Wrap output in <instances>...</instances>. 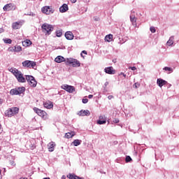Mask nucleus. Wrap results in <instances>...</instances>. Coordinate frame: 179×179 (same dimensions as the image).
Returning <instances> with one entry per match:
<instances>
[{
    "mask_svg": "<svg viewBox=\"0 0 179 179\" xmlns=\"http://www.w3.org/2000/svg\"><path fill=\"white\" fill-rule=\"evenodd\" d=\"M13 75L16 78L17 82L20 83H26V78L23 77V73H22V71L15 69V68H11L9 70Z\"/></svg>",
    "mask_w": 179,
    "mask_h": 179,
    "instance_id": "nucleus-1",
    "label": "nucleus"
},
{
    "mask_svg": "<svg viewBox=\"0 0 179 179\" xmlns=\"http://www.w3.org/2000/svg\"><path fill=\"white\" fill-rule=\"evenodd\" d=\"M41 27H42V31L45 33V36L47 35L50 36L52 30H54V27H52V25L48 23L43 24Z\"/></svg>",
    "mask_w": 179,
    "mask_h": 179,
    "instance_id": "nucleus-2",
    "label": "nucleus"
},
{
    "mask_svg": "<svg viewBox=\"0 0 179 179\" xmlns=\"http://www.w3.org/2000/svg\"><path fill=\"white\" fill-rule=\"evenodd\" d=\"M16 114H19V108L17 107L10 108L5 112L6 117H13Z\"/></svg>",
    "mask_w": 179,
    "mask_h": 179,
    "instance_id": "nucleus-3",
    "label": "nucleus"
},
{
    "mask_svg": "<svg viewBox=\"0 0 179 179\" xmlns=\"http://www.w3.org/2000/svg\"><path fill=\"white\" fill-rule=\"evenodd\" d=\"M66 65H72L73 68H78L80 66V62L73 58H67Z\"/></svg>",
    "mask_w": 179,
    "mask_h": 179,
    "instance_id": "nucleus-4",
    "label": "nucleus"
},
{
    "mask_svg": "<svg viewBox=\"0 0 179 179\" xmlns=\"http://www.w3.org/2000/svg\"><path fill=\"white\" fill-rule=\"evenodd\" d=\"M41 11L45 15H52V13L55 12V10L52 8V6H45L41 8Z\"/></svg>",
    "mask_w": 179,
    "mask_h": 179,
    "instance_id": "nucleus-5",
    "label": "nucleus"
},
{
    "mask_svg": "<svg viewBox=\"0 0 179 179\" xmlns=\"http://www.w3.org/2000/svg\"><path fill=\"white\" fill-rule=\"evenodd\" d=\"M3 10L6 12L10 11V10H16V5L14 3H10L8 4H6L3 8Z\"/></svg>",
    "mask_w": 179,
    "mask_h": 179,
    "instance_id": "nucleus-6",
    "label": "nucleus"
},
{
    "mask_svg": "<svg viewBox=\"0 0 179 179\" xmlns=\"http://www.w3.org/2000/svg\"><path fill=\"white\" fill-rule=\"evenodd\" d=\"M34 111L41 117L42 118H47V113L41 109H38V108H34Z\"/></svg>",
    "mask_w": 179,
    "mask_h": 179,
    "instance_id": "nucleus-7",
    "label": "nucleus"
},
{
    "mask_svg": "<svg viewBox=\"0 0 179 179\" xmlns=\"http://www.w3.org/2000/svg\"><path fill=\"white\" fill-rule=\"evenodd\" d=\"M22 66H24L26 68H33L34 69V66H36V62L30 60H26L22 62Z\"/></svg>",
    "mask_w": 179,
    "mask_h": 179,
    "instance_id": "nucleus-8",
    "label": "nucleus"
},
{
    "mask_svg": "<svg viewBox=\"0 0 179 179\" xmlns=\"http://www.w3.org/2000/svg\"><path fill=\"white\" fill-rule=\"evenodd\" d=\"M62 89L66 90V92H68L69 93H73V92H75V87L72 85H62Z\"/></svg>",
    "mask_w": 179,
    "mask_h": 179,
    "instance_id": "nucleus-9",
    "label": "nucleus"
},
{
    "mask_svg": "<svg viewBox=\"0 0 179 179\" xmlns=\"http://www.w3.org/2000/svg\"><path fill=\"white\" fill-rule=\"evenodd\" d=\"M104 72L108 75H115V70L113 66L106 67L104 69Z\"/></svg>",
    "mask_w": 179,
    "mask_h": 179,
    "instance_id": "nucleus-10",
    "label": "nucleus"
},
{
    "mask_svg": "<svg viewBox=\"0 0 179 179\" xmlns=\"http://www.w3.org/2000/svg\"><path fill=\"white\" fill-rule=\"evenodd\" d=\"M64 36L66 40H73V38L75 37V36H73V33H72L71 31H66Z\"/></svg>",
    "mask_w": 179,
    "mask_h": 179,
    "instance_id": "nucleus-11",
    "label": "nucleus"
},
{
    "mask_svg": "<svg viewBox=\"0 0 179 179\" xmlns=\"http://www.w3.org/2000/svg\"><path fill=\"white\" fill-rule=\"evenodd\" d=\"M157 85H158L159 87H163V86H164L165 85H167V81L162 78H158L157 80Z\"/></svg>",
    "mask_w": 179,
    "mask_h": 179,
    "instance_id": "nucleus-12",
    "label": "nucleus"
},
{
    "mask_svg": "<svg viewBox=\"0 0 179 179\" xmlns=\"http://www.w3.org/2000/svg\"><path fill=\"white\" fill-rule=\"evenodd\" d=\"M55 62H57V64H61V62H66V59L62 56H57L55 59Z\"/></svg>",
    "mask_w": 179,
    "mask_h": 179,
    "instance_id": "nucleus-13",
    "label": "nucleus"
},
{
    "mask_svg": "<svg viewBox=\"0 0 179 179\" xmlns=\"http://www.w3.org/2000/svg\"><path fill=\"white\" fill-rule=\"evenodd\" d=\"M78 114L80 117H85V115L89 116L90 115V111H89L88 110H82Z\"/></svg>",
    "mask_w": 179,
    "mask_h": 179,
    "instance_id": "nucleus-14",
    "label": "nucleus"
},
{
    "mask_svg": "<svg viewBox=\"0 0 179 179\" xmlns=\"http://www.w3.org/2000/svg\"><path fill=\"white\" fill-rule=\"evenodd\" d=\"M68 9H69L68 4L64 3L62 5V6L59 8V12H61L62 13H64V12H66Z\"/></svg>",
    "mask_w": 179,
    "mask_h": 179,
    "instance_id": "nucleus-15",
    "label": "nucleus"
},
{
    "mask_svg": "<svg viewBox=\"0 0 179 179\" xmlns=\"http://www.w3.org/2000/svg\"><path fill=\"white\" fill-rule=\"evenodd\" d=\"M55 146V142H51L48 144V148L49 152H54V148Z\"/></svg>",
    "mask_w": 179,
    "mask_h": 179,
    "instance_id": "nucleus-16",
    "label": "nucleus"
},
{
    "mask_svg": "<svg viewBox=\"0 0 179 179\" xmlns=\"http://www.w3.org/2000/svg\"><path fill=\"white\" fill-rule=\"evenodd\" d=\"M67 178L69 179H85V178H80L75 174L69 173L67 176Z\"/></svg>",
    "mask_w": 179,
    "mask_h": 179,
    "instance_id": "nucleus-17",
    "label": "nucleus"
},
{
    "mask_svg": "<svg viewBox=\"0 0 179 179\" xmlns=\"http://www.w3.org/2000/svg\"><path fill=\"white\" fill-rule=\"evenodd\" d=\"M43 106L45 108H48V109L52 108V107H54V105L51 101L45 102V103H43Z\"/></svg>",
    "mask_w": 179,
    "mask_h": 179,
    "instance_id": "nucleus-18",
    "label": "nucleus"
},
{
    "mask_svg": "<svg viewBox=\"0 0 179 179\" xmlns=\"http://www.w3.org/2000/svg\"><path fill=\"white\" fill-rule=\"evenodd\" d=\"M75 136V131H71L66 133L65 138H67V139H71V138H73Z\"/></svg>",
    "mask_w": 179,
    "mask_h": 179,
    "instance_id": "nucleus-19",
    "label": "nucleus"
},
{
    "mask_svg": "<svg viewBox=\"0 0 179 179\" xmlns=\"http://www.w3.org/2000/svg\"><path fill=\"white\" fill-rule=\"evenodd\" d=\"M166 44H167V45H169V47H171V45H173V44H174V36H171L170 38H169V40L167 41V43H166Z\"/></svg>",
    "mask_w": 179,
    "mask_h": 179,
    "instance_id": "nucleus-20",
    "label": "nucleus"
},
{
    "mask_svg": "<svg viewBox=\"0 0 179 179\" xmlns=\"http://www.w3.org/2000/svg\"><path fill=\"white\" fill-rule=\"evenodd\" d=\"M22 45L24 47H29V45H31V42L30 40L27 39L24 41H22Z\"/></svg>",
    "mask_w": 179,
    "mask_h": 179,
    "instance_id": "nucleus-21",
    "label": "nucleus"
},
{
    "mask_svg": "<svg viewBox=\"0 0 179 179\" xmlns=\"http://www.w3.org/2000/svg\"><path fill=\"white\" fill-rule=\"evenodd\" d=\"M12 27L14 30H17V29L22 27V24H20V23H13Z\"/></svg>",
    "mask_w": 179,
    "mask_h": 179,
    "instance_id": "nucleus-22",
    "label": "nucleus"
},
{
    "mask_svg": "<svg viewBox=\"0 0 179 179\" xmlns=\"http://www.w3.org/2000/svg\"><path fill=\"white\" fill-rule=\"evenodd\" d=\"M10 94L11 96H15V95L17 96V94H19V91H17V89L16 90L15 89H12L10 91Z\"/></svg>",
    "mask_w": 179,
    "mask_h": 179,
    "instance_id": "nucleus-23",
    "label": "nucleus"
},
{
    "mask_svg": "<svg viewBox=\"0 0 179 179\" xmlns=\"http://www.w3.org/2000/svg\"><path fill=\"white\" fill-rule=\"evenodd\" d=\"M29 86H31V87H36V86H37V81H36V79L31 80V83H29Z\"/></svg>",
    "mask_w": 179,
    "mask_h": 179,
    "instance_id": "nucleus-24",
    "label": "nucleus"
},
{
    "mask_svg": "<svg viewBox=\"0 0 179 179\" xmlns=\"http://www.w3.org/2000/svg\"><path fill=\"white\" fill-rule=\"evenodd\" d=\"M113 40V34H108L106 35L105 37V41H108V43H110Z\"/></svg>",
    "mask_w": 179,
    "mask_h": 179,
    "instance_id": "nucleus-25",
    "label": "nucleus"
},
{
    "mask_svg": "<svg viewBox=\"0 0 179 179\" xmlns=\"http://www.w3.org/2000/svg\"><path fill=\"white\" fill-rule=\"evenodd\" d=\"M17 90L18 92V94H22L24 93L26 88L24 87H18L17 89Z\"/></svg>",
    "mask_w": 179,
    "mask_h": 179,
    "instance_id": "nucleus-26",
    "label": "nucleus"
},
{
    "mask_svg": "<svg viewBox=\"0 0 179 179\" xmlns=\"http://www.w3.org/2000/svg\"><path fill=\"white\" fill-rule=\"evenodd\" d=\"M72 143L74 146H79V145L82 143V141L76 139V140H74Z\"/></svg>",
    "mask_w": 179,
    "mask_h": 179,
    "instance_id": "nucleus-27",
    "label": "nucleus"
},
{
    "mask_svg": "<svg viewBox=\"0 0 179 179\" xmlns=\"http://www.w3.org/2000/svg\"><path fill=\"white\" fill-rule=\"evenodd\" d=\"M34 77H33L32 76H26V79L25 80H27L28 83L29 84L31 80L34 79Z\"/></svg>",
    "mask_w": 179,
    "mask_h": 179,
    "instance_id": "nucleus-28",
    "label": "nucleus"
},
{
    "mask_svg": "<svg viewBox=\"0 0 179 179\" xmlns=\"http://www.w3.org/2000/svg\"><path fill=\"white\" fill-rule=\"evenodd\" d=\"M15 48V52H20V51H22V48L20 47V45H15L14 46Z\"/></svg>",
    "mask_w": 179,
    "mask_h": 179,
    "instance_id": "nucleus-29",
    "label": "nucleus"
},
{
    "mask_svg": "<svg viewBox=\"0 0 179 179\" xmlns=\"http://www.w3.org/2000/svg\"><path fill=\"white\" fill-rule=\"evenodd\" d=\"M130 20L132 23H136V17H135L134 15H130Z\"/></svg>",
    "mask_w": 179,
    "mask_h": 179,
    "instance_id": "nucleus-30",
    "label": "nucleus"
},
{
    "mask_svg": "<svg viewBox=\"0 0 179 179\" xmlns=\"http://www.w3.org/2000/svg\"><path fill=\"white\" fill-rule=\"evenodd\" d=\"M3 41L5 43V44H12V39L10 38H3Z\"/></svg>",
    "mask_w": 179,
    "mask_h": 179,
    "instance_id": "nucleus-31",
    "label": "nucleus"
},
{
    "mask_svg": "<svg viewBox=\"0 0 179 179\" xmlns=\"http://www.w3.org/2000/svg\"><path fill=\"white\" fill-rule=\"evenodd\" d=\"M57 37H61L62 36V29L57 30L56 31Z\"/></svg>",
    "mask_w": 179,
    "mask_h": 179,
    "instance_id": "nucleus-32",
    "label": "nucleus"
},
{
    "mask_svg": "<svg viewBox=\"0 0 179 179\" xmlns=\"http://www.w3.org/2000/svg\"><path fill=\"white\" fill-rule=\"evenodd\" d=\"M125 162L126 163H129V162H132V158H131V156H126Z\"/></svg>",
    "mask_w": 179,
    "mask_h": 179,
    "instance_id": "nucleus-33",
    "label": "nucleus"
},
{
    "mask_svg": "<svg viewBox=\"0 0 179 179\" xmlns=\"http://www.w3.org/2000/svg\"><path fill=\"white\" fill-rule=\"evenodd\" d=\"M106 120H97V124L99 125H103V124H106Z\"/></svg>",
    "mask_w": 179,
    "mask_h": 179,
    "instance_id": "nucleus-34",
    "label": "nucleus"
},
{
    "mask_svg": "<svg viewBox=\"0 0 179 179\" xmlns=\"http://www.w3.org/2000/svg\"><path fill=\"white\" fill-rule=\"evenodd\" d=\"M8 50L10 52H15V46H14V47H10V48H8Z\"/></svg>",
    "mask_w": 179,
    "mask_h": 179,
    "instance_id": "nucleus-35",
    "label": "nucleus"
},
{
    "mask_svg": "<svg viewBox=\"0 0 179 179\" xmlns=\"http://www.w3.org/2000/svg\"><path fill=\"white\" fill-rule=\"evenodd\" d=\"M164 71H169V72H173V69L171 67H164Z\"/></svg>",
    "mask_w": 179,
    "mask_h": 179,
    "instance_id": "nucleus-36",
    "label": "nucleus"
},
{
    "mask_svg": "<svg viewBox=\"0 0 179 179\" xmlns=\"http://www.w3.org/2000/svg\"><path fill=\"white\" fill-rule=\"evenodd\" d=\"M150 30L152 33H156V28H155V27H151Z\"/></svg>",
    "mask_w": 179,
    "mask_h": 179,
    "instance_id": "nucleus-37",
    "label": "nucleus"
},
{
    "mask_svg": "<svg viewBox=\"0 0 179 179\" xmlns=\"http://www.w3.org/2000/svg\"><path fill=\"white\" fill-rule=\"evenodd\" d=\"M139 86H141V84H139V83H136L134 85V87H135L136 89H138V87H139Z\"/></svg>",
    "mask_w": 179,
    "mask_h": 179,
    "instance_id": "nucleus-38",
    "label": "nucleus"
},
{
    "mask_svg": "<svg viewBox=\"0 0 179 179\" xmlns=\"http://www.w3.org/2000/svg\"><path fill=\"white\" fill-rule=\"evenodd\" d=\"M9 163H10V166H13V167H15V166H16L15 161H10Z\"/></svg>",
    "mask_w": 179,
    "mask_h": 179,
    "instance_id": "nucleus-39",
    "label": "nucleus"
},
{
    "mask_svg": "<svg viewBox=\"0 0 179 179\" xmlns=\"http://www.w3.org/2000/svg\"><path fill=\"white\" fill-rule=\"evenodd\" d=\"M89 101V99H83V103L84 104H86Z\"/></svg>",
    "mask_w": 179,
    "mask_h": 179,
    "instance_id": "nucleus-40",
    "label": "nucleus"
},
{
    "mask_svg": "<svg viewBox=\"0 0 179 179\" xmlns=\"http://www.w3.org/2000/svg\"><path fill=\"white\" fill-rule=\"evenodd\" d=\"M113 122H114V124H118V122H120V120L118 119H114Z\"/></svg>",
    "mask_w": 179,
    "mask_h": 179,
    "instance_id": "nucleus-41",
    "label": "nucleus"
},
{
    "mask_svg": "<svg viewBox=\"0 0 179 179\" xmlns=\"http://www.w3.org/2000/svg\"><path fill=\"white\" fill-rule=\"evenodd\" d=\"M83 54L87 55V52H86V50H83L80 54L81 57H83Z\"/></svg>",
    "mask_w": 179,
    "mask_h": 179,
    "instance_id": "nucleus-42",
    "label": "nucleus"
},
{
    "mask_svg": "<svg viewBox=\"0 0 179 179\" xmlns=\"http://www.w3.org/2000/svg\"><path fill=\"white\" fill-rule=\"evenodd\" d=\"M99 120L101 121L106 120V116H99Z\"/></svg>",
    "mask_w": 179,
    "mask_h": 179,
    "instance_id": "nucleus-43",
    "label": "nucleus"
},
{
    "mask_svg": "<svg viewBox=\"0 0 179 179\" xmlns=\"http://www.w3.org/2000/svg\"><path fill=\"white\" fill-rule=\"evenodd\" d=\"M108 100H111V99H114V96H113V95H109V96H108Z\"/></svg>",
    "mask_w": 179,
    "mask_h": 179,
    "instance_id": "nucleus-44",
    "label": "nucleus"
},
{
    "mask_svg": "<svg viewBox=\"0 0 179 179\" xmlns=\"http://www.w3.org/2000/svg\"><path fill=\"white\" fill-rule=\"evenodd\" d=\"M129 69H131V71H136V67L135 66L129 67Z\"/></svg>",
    "mask_w": 179,
    "mask_h": 179,
    "instance_id": "nucleus-45",
    "label": "nucleus"
},
{
    "mask_svg": "<svg viewBox=\"0 0 179 179\" xmlns=\"http://www.w3.org/2000/svg\"><path fill=\"white\" fill-rule=\"evenodd\" d=\"M77 0H70L71 3H76Z\"/></svg>",
    "mask_w": 179,
    "mask_h": 179,
    "instance_id": "nucleus-46",
    "label": "nucleus"
},
{
    "mask_svg": "<svg viewBox=\"0 0 179 179\" xmlns=\"http://www.w3.org/2000/svg\"><path fill=\"white\" fill-rule=\"evenodd\" d=\"M4 30L3 28H0V34L3 33Z\"/></svg>",
    "mask_w": 179,
    "mask_h": 179,
    "instance_id": "nucleus-47",
    "label": "nucleus"
},
{
    "mask_svg": "<svg viewBox=\"0 0 179 179\" xmlns=\"http://www.w3.org/2000/svg\"><path fill=\"white\" fill-rule=\"evenodd\" d=\"M104 86L106 87V86H108V82L106 81L105 83H104Z\"/></svg>",
    "mask_w": 179,
    "mask_h": 179,
    "instance_id": "nucleus-48",
    "label": "nucleus"
},
{
    "mask_svg": "<svg viewBox=\"0 0 179 179\" xmlns=\"http://www.w3.org/2000/svg\"><path fill=\"white\" fill-rule=\"evenodd\" d=\"M88 99H93V95L92 94H90L88 96Z\"/></svg>",
    "mask_w": 179,
    "mask_h": 179,
    "instance_id": "nucleus-49",
    "label": "nucleus"
},
{
    "mask_svg": "<svg viewBox=\"0 0 179 179\" xmlns=\"http://www.w3.org/2000/svg\"><path fill=\"white\" fill-rule=\"evenodd\" d=\"M94 20H95V22H99V20H100V18L96 17V18H94Z\"/></svg>",
    "mask_w": 179,
    "mask_h": 179,
    "instance_id": "nucleus-50",
    "label": "nucleus"
},
{
    "mask_svg": "<svg viewBox=\"0 0 179 179\" xmlns=\"http://www.w3.org/2000/svg\"><path fill=\"white\" fill-rule=\"evenodd\" d=\"M124 78H127V75L124 73L123 74Z\"/></svg>",
    "mask_w": 179,
    "mask_h": 179,
    "instance_id": "nucleus-51",
    "label": "nucleus"
},
{
    "mask_svg": "<svg viewBox=\"0 0 179 179\" xmlns=\"http://www.w3.org/2000/svg\"><path fill=\"white\" fill-rule=\"evenodd\" d=\"M34 148H36V146L33 145V146L31 147V149L33 150V149H34Z\"/></svg>",
    "mask_w": 179,
    "mask_h": 179,
    "instance_id": "nucleus-52",
    "label": "nucleus"
},
{
    "mask_svg": "<svg viewBox=\"0 0 179 179\" xmlns=\"http://www.w3.org/2000/svg\"><path fill=\"white\" fill-rule=\"evenodd\" d=\"M62 178L65 179V178H66V176H63Z\"/></svg>",
    "mask_w": 179,
    "mask_h": 179,
    "instance_id": "nucleus-53",
    "label": "nucleus"
},
{
    "mask_svg": "<svg viewBox=\"0 0 179 179\" xmlns=\"http://www.w3.org/2000/svg\"><path fill=\"white\" fill-rule=\"evenodd\" d=\"M132 25H133V26H135V27H136V24H132Z\"/></svg>",
    "mask_w": 179,
    "mask_h": 179,
    "instance_id": "nucleus-54",
    "label": "nucleus"
},
{
    "mask_svg": "<svg viewBox=\"0 0 179 179\" xmlns=\"http://www.w3.org/2000/svg\"><path fill=\"white\" fill-rule=\"evenodd\" d=\"M124 74V73H120V75H122V76H123Z\"/></svg>",
    "mask_w": 179,
    "mask_h": 179,
    "instance_id": "nucleus-55",
    "label": "nucleus"
},
{
    "mask_svg": "<svg viewBox=\"0 0 179 179\" xmlns=\"http://www.w3.org/2000/svg\"><path fill=\"white\" fill-rule=\"evenodd\" d=\"M1 170H0V174H1Z\"/></svg>",
    "mask_w": 179,
    "mask_h": 179,
    "instance_id": "nucleus-56",
    "label": "nucleus"
},
{
    "mask_svg": "<svg viewBox=\"0 0 179 179\" xmlns=\"http://www.w3.org/2000/svg\"><path fill=\"white\" fill-rule=\"evenodd\" d=\"M0 129H1V125H0Z\"/></svg>",
    "mask_w": 179,
    "mask_h": 179,
    "instance_id": "nucleus-57",
    "label": "nucleus"
}]
</instances>
